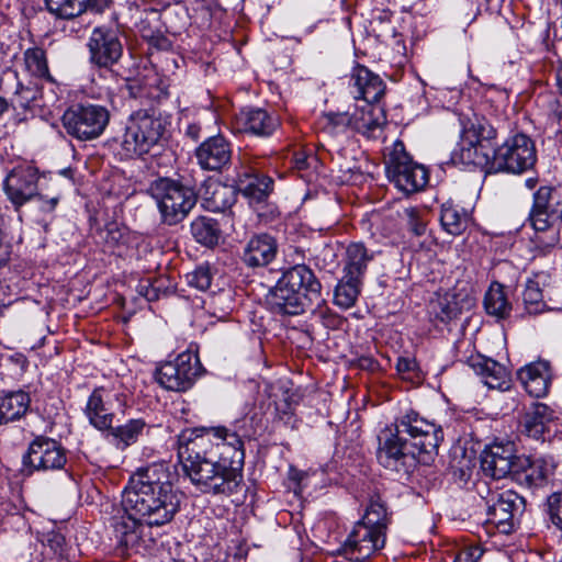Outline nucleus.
I'll use <instances>...</instances> for the list:
<instances>
[{
	"label": "nucleus",
	"mask_w": 562,
	"mask_h": 562,
	"mask_svg": "<svg viewBox=\"0 0 562 562\" xmlns=\"http://www.w3.org/2000/svg\"><path fill=\"white\" fill-rule=\"evenodd\" d=\"M443 440L441 426L411 411L378 435L376 460L384 469L411 474L418 463L417 452L435 454Z\"/></svg>",
	"instance_id": "nucleus-1"
},
{
	"label": "nucleus",
	"mask_w": 562,
	"mask_h": 562,
	"mask_svg": "<svg viewBox=\"0 0 562 562\" xmlns=\"http://www.w3.org/2000/svg\"><path fill=\"white\" fill-rule=\"evenodd\" d=\"M169 477L164 463L137 469L124 487L122 510L140 517L149 527L169 524L181 505V494Z\"/></svg>",
	"instance_id": "nucleus-2"
},
{
	"label": "nucleus",
	"mask_w": 562,
	"mask_h": 562,
	"mask_svg": "<svg viewBox=\"0 0 562 562\" xmlns=\"http://www.w3.org/2000/svg\"><path fill=\"white\" fill-rule=\"evenodd\" d=\"M324 302L322 284L306 265H296L284 271L267 295L270 310L281 315H300Z\"/></svg>",
	"instance_id": "nucleus-3"
},
{
	"label": "nucleus",
	"mask_w": 562,
	"mask_h": 562,
	"mask_svg": "<svg viewBox=\"0 0 562 562\" xmlns=\"http://www.w3.org/2000/svg\"><path fill=\"white\" fill-rule=\"evenodd\" d=\"M223 454L215 460L182 461L184 473L200 492L229 496L239 490L245 452L226 447Z\"/></svg>",
	"instance_id": "nucleus-4"
},
{
	"label": "nucleus",
	"mask_w": 562,
	"mask_h": 562,
	"mask_svg": "<svg viewBox=\"0 0 562 562\" xmlns=\"http://www.w3.org/2000/svg\"><path fill=\"white\" fill-rule=\"evenodd\" d=\"M167 120L155 109H142L133 112L121 135L113 138L114 148L121 159L147 154L164 136Z\"/></svg>",
	"instance_id": "nucleus-5"
},
{
	"label": "nucleus",
	"mask_w": 562,
	"mask_h": 562,
	"mask_svg": "<svg viewBox=\"0 0 562 562\" xmlns=\"http://www.w3.org/2000/svg\"><path fill=\"white\" fill-rule=\"evenodd\" d=\"M178 442L181 461L223 458L226 447L245 452L240 436L224 426L186 429L180 434Z\"/></svg>",
	"instance_id": "nucleus-6"
},
{
	"label": "nucleus",
	"mask_w": 562,
	"mask_h": 562,
	"mask_svg": "<svg viewBox=\"0 0 562 562\" xmlns=\"http://www.w3.org/2000/svg\"><path fill=\"white\" fill-rule=\"evenodd\" d=\"M148 192L157 204L161 222L170 226L182 222L196 203L193 189L171 178L153 181Z\"/></svg>",
	"instance_id": "nucleus-7"
},
{
	"label": "nucleus",
	"mask_w": 562,
	"mask_h": 562,
	"mask_svg": "<svg viewBox=\"0 0 562 562\" xmlns=\"http://www.w3.org/2000/svg\"><path fill=\"white\" fill-rule=\"evenodd\" d=\"M477 491L485 502L486 526L504 535L512 533L525 512V498L513 490H493L487 484L479 485Z\"/></svg>",
	"instance_id": "nucleus-8"
},
{
	"label": "nucleus",
	"mask_w": 562,
	"mask_h": 562,
	"mask_svg": "<svg viewBox=\"0 0 562 562\" xmlns=\"http://www.w3.org/2000/svg\"><path fill=\"white\" fill-rule=\"evenodd\" d=\"M528 221L537 233H548L547 239L540 241L543 247H553L558 240L555 226L562 221V200L551 186H541L532 195V205Z\"/></svg>",
	"instance_id": "nucleus-9"
},
{
	"label": "nucleus",
	"mask_w": 562,
	"mask_h": 562,
	"mask_svg": "<svg viewBox=\"0 0 562 562\" xmlns=\"http://www.w3.org/2000/svg\"><path fill=\"white\" fill-rule=\"evenodd\" d=\"M537 161L533 139L524 133L509 135L492 156L491 168L496 172L520 175L530 170Z\"/></svg>",
	"instance_id": "nucleus-10"
},
{
	"label": "nucleus",
	"mask_w": 562,
	"mask_h": 562,
	"mask_svg": "<svg viewBox=\"0 0 562 562\" xmlns=\"http://www.w3.org/2000/svg\"><path fill=\"white\" fill-rule=\"evenodd\" d=\"M389 180L404 193H414L428 182L427 170L412 160L401 140L395 142L384 156Z\"/></svg>",
	"instance_id": "nucleus-11"
},
{
	"label": "nucleus",
	"mask_w": 562,
	"mask_h": 562,
	"mask_svg": "<svg viewBox=\"0 0 562 562\" xmlns=\"http://www.w3.org/2000/svg\"><path fill=\"white\" fill-rule=\"evenodd\" d=\"M110 111L100 104H77L63 114L66 133L78 140H93L100 137L110 123Z\"/></svg>",
	"instance_id": "nucleus-12"
},
{
	"label": "nucleus",
	"mask_w": 562,
	"mask_h": 562,
	"mask_svg": "<svg viewBox=\"0 0 562 562\" xmlns=\"http://www.w3.org/2000/svg\"><path fill=\"white\" fill-rule=\"evenodd\" d=\"M68 462V451L58 440L37 435L29 443L22 456V472L32 475L35 472L48 473L64 470Z\"/></svg>",
	"instance_id": "nucleus-13"
},
{
	"label": "nucleus",
	"mask_w": 562,
	"mask_h": 562,
	"mask_svg": "<svg viewBox=\"0 0 562 562\" xmlns=\"http://www.w3.org/2000/svg\"><path fill=\"white\" fill-rule=\"evenodd\" d=\"M201 363L196 355L182 352L172 361L162 363L156 370V381L164 389L173 392L189 390L199 376Z\"/></svg>",
	"instance_id": "nucleus-14"
},
{
	"label": "nucleus",
	"mask_w": 562,
	"mask_h": 562,
	"mask_svg": "<svg viewBox=\"0 0 562 562\" xmlns=\"http://www.w3.org/2000/svg\"><path fill=\"white\" fill-rule=\"evenodd\" d=\"M88 48L90 63L103 69H111L123 55V44L117 31L108 26L92 30Z\"/></svg>",
	"instance_id": "nucleus-15"
},
{
	"label": "nucleus",
	"mask_w": 562,
	"mask_h": 562,
	"mask_svg": "<svg viewBox=\"0 0 562 562\" xmlns=\"http://www.w3.org/2000/svg\"><path fill=\"white\" fill-rule=\"evenodd\" d=\"M385 539V532L357 522L342 544L341 551L348 560L362 562L383 549Z\"/></svg>",
	"instance_id": "nucleus-16"
},
{
	"label": "nucleus",
	"mask_w": 562,
	"mask_h": 562,
	"mask_svg": "<svg viewBox=\"0 0 562 562\" xmlns=\"http://www.w3.org/2000/svg\"><path fill=\"white\" fill-rule=\"evenodd\" d=\"M518 458L513 442H494L482 452L481 469L494 480L505 479L513 475Z\"/></svg>",
	"instance_id": "nucleus-17"
},
{
	"label": "nucleus",
	"mask_w": 562,
	"mask_h": 562,
	"mask_svg": "<svg viewBox=\"0 0 562 562\" xmlns=\"http://www.w3.org/2000/svg\"><path fill=\"white\" fill-rule=\"evenodd\" d=\"M279 127V120L260 108H246L237 113L232 122V128L237 134H248L256 137H269Z\"/></svg>",
	"instance_id": "nucleus-18"
},
{
	"label": "nucleus",
	"mask_w": 562,
	"mask_h": 562,
	"mask_svg": "<svg viewBox=\"0 0 562 562\" xmlns=\"http://www.w3.org/2000/svg\"><path fill=\"white\" fill-rule=\"evenodd\" d=\"M37 173L31 167L14 168L4 179L3 189L15 209L35 198L37 187Z\"/></svg>",
	"instance_id": "nucleus-19"
},
{
	"label": "nucleus",
	"mask_w": 562,
	"mask_h": 562,
	"mask_svg": "<svg viewBox=\"0 0 562 562\" xmlns=\"http://www.w3.org/2000/svg\"><path fill=\"white\" fill-rule=\"evenodd\" d=\"M195 158L204 170L222 171L232 161V144L222 135L206 138L195 148Z\"/></svg>",
	"instance_id": "nucleus-20"
},
{
	"label": "nucleus",
	"mask_w": 562,
	"mask_h": 562,
	"mask_svg": "<svg viewBox=\"0 0 562 562\" xmlns=\"http://www.w3.org/2000/svg\"><path fill=\"white\" fill-rule=\"evenodd\" d=\"M349 90L356 100L379 102L385 92V83L379 75L357 65L350 75Z\"/></svg>",
	"instance_id": "nucleus-21"
},
{
	"label": "nucleus",
	"mask_w": 562,
	"mask_h": 562,
	"mask_svg": "<svg viewBox=\"0 0 562 562\" xmlns=\"http://www.w3.org/2000/svg\"><path fill=\"white\" fill-rule=\"evenodd\" d=\"M555 419L554 411L544 403L535 402L527 408L521 419L522 432L536 440H546L550 426Z\"/></svg>",
	"instance_id": "nucleus-22"
},
{
	"label": "nucleus",
	"mask_w": 562,
	"mask_h": 562,
	"mask_svg": "<svg viewBox=\"0 0 562 562\" xmlns=\"http://www.w3.org/2000/svg\"><path fill=\"white\" fill-rule=\"evenodd\" d=\"M276 239L268 234L251 237L244 248L243 262L251 268L266 267L277 255Z\"/></svg>",
	"instance_id": "nucleus-23"
},
{
	"label": "nucleus",
	"mask_w": 562,
	"mask_h": 562,
	"mask_svg": "<svg viewBox=\"0 0 562 562\" xmlns=\"http://www.w3.org/2000/svg\"><path fill=\"white\" fill-rule=\"evenodd\" d=\"M376 102H364L351 113V130L367 136L375 137L386 122L384 110Z\"/></svg>",
	"instance_id": "nucleus-24"
},
{
	"label": "nucleus",
	"mask_w": 562,
	"mask_h": 562,
	"mask_svg": "<svg viewBox=\"0 0 562 562\" xmlns=\"http://www.w3.org/2000/svg\"><path fill=\"white\" fill-rule=\"evenodd\" d=\"M518 380L530 396H546L550 385L549 364L544 361H537L525 366L517 372Z\"/></svg>",
	"instance_id": "nucleus-25"
},
{
	"label": "nucleus",
	"mask_w": 562,
	"mask_h": 562,
	"mask_svg": "<svg viewBox=\"0 0 562 562\" xmlns=\"http://www.w3.org/2000/svg\"><path fill=\"white\" fill-rule=\"evenodd\" d=\"M111 0H45L49 13L59 19H75L88 10L103 12Z\"/></svg>",
	"instance_id": "nucleus-26"
},
{
	"label": "nucleus",
	"mask_w": 562,
	"mask_h": 562,
	"mask_svg": "<svg viewBox=\"0 0 562 562\" xmlns=\"http://www.w3.org/2000/svg\"><path fill=\"white\" fill-rule=\"evenodd\" d=\"M547 475L548 467L544 460L521 456L516 460L512 477L520 485L532 487L542 485Z\"/></svg>",
	"instance_id": "nucleus-27"
},
{
	"label": "nucleus",
	"mask_w": 562,
	"mask_h": 562,
	"mask_svg": "<svg viewBox=\"0 0 562 562\" xmlns=\"http://www.w3.org/2000/svg\"><path fill=\"white\" fill-rule=\"evenodd\" d=\"M375 252L370 250L361 241H355L347 246L344 257L342 273L363 281L369 265L373 261Z\"/></svg>",
	"instance_id": "nucleus-28"
},
{
	"label": "nucleus",
	"mask_w": 562,
	"mask_h": 562,
	"mask_svg": "<svg viewBox=\"0 0 562 562\" xmlns=\"http://www.w3.org/2000/svg\"><path fill=\"white\" fill-rule=\"evenodd\" d=\"M31 397L22 390L0 392V425L21 419L29 411Z\"/></svg>",
	"instance_id": "nucleus-29"
},
{
	"label": "nucleus",
	"mask_w": 562,
	"mask_h": 562,
	"mask_svg": "<svg viewBox=\"0 0 562 562\" xmlns=\"http://www.w3.org/2000/svg\"><path fill=\"white\" fill-rule=\"evenodd\" d=\"M113 529L119 543L126 548H136L140 542L142 527L145 522L140 517H136L131 513H125L113 517Z\"/></svg>",
	"instance_id": "nucleus-30"
},
{
	"label": "nucleus",
	"mask_w": 562,
	"mask_h": 562,
	"mask_svg": "<svg viewBox=\"0 0 562 562\" xmlns=\"http://www.w3.org/2000/svg\"><path fill=\"white\" fill-rule=\"evenodd\" d=\"M55 102V94H52L45 99L41 89L35 83H30L27 86L19 83L11 99V104L14 109L31 111L47 109Z\"/></svg>",
	"instance_id": "nucleus-31"
},
{
	"label": "nucleus",
	"mask_w": 562,
	"mask_h": 562,
	"mask_svg": "<svg viewBox=\"0 0 562 562\" xmlns=\"http://www.w3.org/2000/svg\"><path fill=\"white\" fill-rule=\"evenodd\" d=\"M109 392L104 387L95 389L88 398L86 415L97 429L108 430L113 423V413L106 407Z\"/></svg>",
	"instance_id": "nucleus-32"
},
{
	"label": "nucleus",
	"mask_w": 562,
	"mask_h": 562,
	"mask_svg": "<svg viewBox=\"0 0 562 562\" xmlns=\"http://www.w3.org/2000/svg\"><path fill=\"white\" fill-rule=\"evenodd\" d=\"M236 181L239 190L256 202H262L272 191L273 186L270 177L247 170L237 172Z\"/></svg>",
	"instance_id": "nucleus-33"
},
{
	"label": "nucleus",
	"mask_w": 562,
	"mask_h": 562,
	"mask_svg": "<svg viewBox=\"0 0 562 562\" xmlns=\"http://www.w3.org/2000/svg\"><path fill=\"white\" fill-rule=\"evenodd\" d=\"M473 133H463L459 143V148L453 151V159L464 165L486 166L492 159L484 150L482 143L473 138Z\"/></svg>",
	"instance_id": "nucleus-34"
},
{
	"label": "nucleus",
	"mask_w": 562,
	"mask_h": 562,
	"mask_svg": "<svg viewBox=\"0 0 562 562\" xmlns=\"http://www.w3.org/2000/svg\"><path fill=\"white\" fill-rule=\"evenodd\" d=\"M463 299L459 294L446 292L443 294L437 293L429 305V313L437 319L447 323L461 314L464 304Z\"/></svg>",
	"instance_id": "nucleus-35"
},
{
	"label": "nucleus",
	"mask_w": 562,
	"mask_h": 562,
	"mask_svg": "<svg viewBox=\"0 0 562 562\" xmlns=\"http://www.w3.org/2000/svg\"><path fill=\"white\" fill-rule=\"evenodd\" d=\"M193 238L205 247H214L221 238V228L216 220L199 216L191 223Z\"/></svg>",
	"instance_id": "nucleus-36"
},
{
	"label": "nucleus",
	"mask_w": 562,
	"mask_h": 562,
	"mask_svg": "<svg viewBox=\"0 0 562 562\" xmlns=\"http://www.w3.org/2000/svg\"><path fill=\"white\" fill-rule=\"evenodd\" d=\"M469 214L462 207L446 202L441 206L440 222L445 231L451 235H460L468 225Z\"/></svg>",
	"instance_id": "nucleus-37"
},
{
	"label": "nucleus",
	"mask_w": 562,
	"mask_h": 562,
	"mask_svg": "<svg viewBox=\"0 0 562 562\" xmlns=\"http://www.w3.org/2000/svg\"><path fill=\"white\" fill-rule=\"evenodd\" d=\"M23 61L25 70L33 77L46 79L53 82L54 79L49 74L46 52L38 46L29 47L23 53Z\"/></svg>",
	"instance_id": "nucleus-38"
},
{
	"label": "nucleus",
	"mask_w": 562,
	"mask_h": 562,
	"mask_svg": "<svg viewBox=\"0 0 562 562\" xmlns=\"http://www.w3.org/2000/svg\"><path fill=\"white\" fill-rule=\"evenodd\" d=\"M362 284V280L342 273L335 289V303L344 308L353 306L360 294Z\"/></svg>",
	"instance_id": "nucleus-39"
},
{
	"label": "nucleus",
	"mask_w": 562,
	"mask_h": 562,
	"mask_svg": "<svg viewBox=\"0 0 562 562\" xmlns=\"http://www.w3.org/2000/svg\"><path fill=\"white\" fill-rule=\"evenodd\" d=\"M146 423L142 418L131 419L126 424L110 428V435L113 437L114 443L119 449H125L134 445L142 435Z\"/></svg>",
	"instance_id": "nucleus-40"
},
{
	"label": "nucleus",
	"mask_w": 562,
	"mask_h": 562,
	"mask_svg": "<svg viewBox=\"0 0 562 562\" xmlns=\"http://www.w3.org/2000/svg\"><path fill=\"white\" fill-rule=\"evenodd\" d=\"M484 307L487 314L504 318L509 314L510 304L507 301L504 288L493 283L484 296Z\"/></svg>",
	"instance_id": "nucleus-41"
},
{
	"label": "nucleus",
	"mask_w": 562,
	"mask_h": 562,
	"mask_svg": "<svg viewBox=\"0 0 562 562\" xmlns=\"http://www.w3.org/2000/svg\"><path fill=\"white\" fill-rule=\"evenodd\" d=\"M358 522L366 525L370 529L385 532V530H386V508L384 507V505H382L378 502H373L368 507L363 518Z\"/></svg>",
	"instance_id": "nucleus-42"
},
{
	"label": "nucleus",
	"mask_w": 562,
	"mask_h": 562,
	"mask_svg": "<svg viewBox=\"0 0 562 562\" xmlns=\"http://www.w3.org/2000/svg\"><path fill=\"white\" fill-rule=\"evenodd\" d=\"M100 237L109 248H115L126 244L128 232L116 222H110L100 231Z\"/></svg>",
	"instance_id": "nucleus-43"
},
{
	"label": "nucleus",
	"mask_w": 562,
	"mask_h": 562,
	"mask_svg": "<svg viewBox=\"0 0 562 562\" xmlns=\"http://www.w3.org/2000/svg\"><path fill=\"white\" fill-rule=\"evenodd\" d=\"M542 299V290L539 283L533 280H528L522 292V300L528 313L537 314L541 312L544 306Z\"/></svg>",
	"instance_id": "nucleus-44"
},
{
	"label": "nucleus",
	"mask_w": 562,
	"mask_h": 562,
	"mask_svg": "<svg viewBox=\"0 0 562 562\" xmlns=\"http://www.w3.org/2000/svg\"><path fill=\"white\" fill-rule=\"evenodd\" d=\"M483 383L492 390H507L510 380L506 368L501 363H492V374L485 375Z\"/></svg>",
	"instance_id": "nucleus-45"
},
{
	"label": "nucleus",
	"mask_w": 562,
	"mask_h": 562,
	"mask_svg": "<svg viewBox=\"0 0 562 562\" xmlns=\"http://www.w3.org/2000/svg\"><path fill=\"white\" fill-rule=\"evenodd\" d=\"M324 128L330 133L344 132L351 128V115L348 112H328L323 115Z\"/></svg>",
	"instance_id": "nucleus-46"
},
{
	"label": "nucleus",
	"mask_w": 562,
	"mask_h": 562,
	"mask_svg": "<svg viewBox=\"0 0 562 562\" xmlns=\"http://www.w3.org/2000/svg\"><path fill=\"white\" fill-rule=\"evenodd\" d=\"M186 279L190 286L206 291L212 283L211 269L207 266H199L192 272L187 273Z\"/></svg>",
	"instance_id": "nucleus-47"
},
{
	"label": "nucleus",
	"mask_w": 562,
	"mask_h": 562,
	"mask_svg": "<svg viewBox=\"0 0 562 562\" xmlns=\"http://www.w3.org/2000/svg\"><path fill=\"white\" fill-rule=\"evenodd\" d=\"M425 215L426 212L417 207H407L404 210V216L407 221L408 228L416 236H422L426 232L427 221Z\"/></svg>",
	"instance_id": "nucleus-48"
},
{
	"label": "nucleus",
	"mask_w": 562,
	"mask_h": 562,
	"mask_svg": "<svg viewBox=\"0 0 562 562\" xmlns=\"http://www.w3.org/2000/svg\"><path fill=\"white\" fill-rule=\"evenodd\" d=\"M234 201V194L225 186L216 184L211 198V204L213 211H224L231 206Z\"/></svg>",
	"instance_id": "nucleus-49"
},
{
	"label": "nucleus",
	"mask_w": 562,
	"mask_h": 562,
	"mask_svg": "<svg viewBox=\"0 0 562 562\" xmlns=\"http://www.w3.org/2000/svg\"><path fill=\"white\" fill-rule=\"evenodd\" d=\"M42 542L45 547L49 548L55 557L64 558L66 551V539L60 532L50 530L44 533Z\"/></svg>",
	"instance_id": "nucleus-50"
},
{
	"label": "nucleus",
	"mask_w": 562,
	"mask_h": 562,
	"mask_svg": "<svg viewBox=\"0 0 562 562\" xmlns=\"http://www.w3.org/2000/svg\"><path fill=\"white\" fill-rule=\"evenodd\" d=\"M468 364L473 371L481 378V381H485V375L492 374V363H498L497 361L487 358L483 355H472L468 358Z\"/></svg>",
	"instance_id": "nucleus-51"
},
{
	"label": "nucleus",
	"mask_w": 562,
	"mask_h": 562,
	"mask_svg": "<svg viewBox=\"0 0 562 562\" xmlns=\"http://www.w3.org/2000/svg\"><path fill=\"white\" fill-rule=\"evenodd\" d=\"M548 510L551 522L562 531V488L548 497Z\"/></svg>",
	"instance_id": "nucleus-52"
},
{
	"label": "nucleus",
	"mask_w": 562,
	"mask_h": 562,
	"mask_svg": "<svg viewBox=\"0 0 562 562\" xmlns=\"http://www.w3.org/2000/svg\"><path fill=\"white\" fill-rule=\"evenodd\" d=\"M463 133H473V138L482 144L484 140L490 142L497 137L496 128L488 122L472 124L471 127L465 128Z\"/></svg>",
	"instance_id": "nucleus-53"
},
{
	"label": "nucleus",
	"mask_w": 562,
	"mask_h": 562,
	"mask_svg": "<svg viewBox=\"0 0 562 562\" xmlns=\"http://www.w3.org/2000/svg\"><path fill=\"white\" fill-rule=\"evenodd\" d=\"M35 198L37 200L40 211L44 213H52L58 205L61 194L59 191H55L52 194H44L36 191Z\"/></svg>",
	"instance_id": "nucleus-54"
},
{
	"label": "nucleus",
	"mask_w": 562,
	"mask_h": 562,
	"mask_svg": "<svg viewBox=\"0 0 562 562\" xmlns=\"http://www.w3.org/2000/svg\"><path fill=\"white\" fill-rule=\"evenodd\" d=\"M484 550L480 546H468L459 551L453 562H479Z\"/></svg>",
	"instance_id": "nucleus-55"
},
{
	"label": "nucleus",
	"mask_w": 562,
	"mask_h": 562,
	"mask_svg": "<svg viewBox=\"0 0 562 562\" xmlns=\"http://www.w3.org/2000/svg\"><path fill=\"white\" fill-rule=\"evenodd\" d=\"M316 161L317 159L313 155L307 156L305 154H295L293 164L297 170H305Z\"/></svg>",
	"instance_id": "nucleus-56"
},
{
	"label": "nucleus",
	"mask_w": 562,
	"mask_h": 562,
	"mask_svg": "<svg viewBox=\"0 0 562 562\" xmlns=\"http://www.w3.org/2000/svg\"><path fill=\"white\" fill-rule=\"evenodd\" d=\"M4 217L0 215V268L10 259L9 246L2 243Z\"/></svg>",
	"instance_id": "nucleus-57"
},
{
	"label": "nucleus",
	"mask_w": 562,
	"mask_h": 562,
	"mask_svg": "<svg viewBox=\"0 0 562 562\" xmlns=\"http://www.w3.org/2000/svg\"><path fill=\"white\" fill-rule=\"evenodd\" d=\"M416 366L417 363L415 359L401 357L397 359L396 370L398 373H408L413 372L416 369Z\"/></svg>",
	"instance_id": "nucleus-58"
},
{
	"label": "nucleus",
	"mask_w": 562,
	"mask_h": 562,
	"mask_svg": "<svg viewBox=\"0 0 562 562\" xmlns=\"http://www.w3.org/2000/svg\"><path fill=\"white\" fill-rule=\"evenodd\" d=\"M359 366L360 368L362 369H367V370H371L373 371L376 367H378V363L376 361L371 358V357H361L359 359Z\"/></svg>",
	"instance_id": "nucleus-59"
},
{
	"label": "nucleus",
	"mask_w": 562,
	"mask_h": 562,
	"mask_svg": "<svg viewBox=\"0 0 562 562\" xmlns=\"http://www.w3.org/2000/svg\"><path fill=\"white\" fill-rule=\"evenodd\" d=\"M381 222V215L378 213H372L366 221H362L363 227L371 229L373 226H378Z\"/></svg>",
	"instance_id": "nucleus-60"
},
{
	"label": "nucleus",
	"mask_w": 562,
	"mask_h": 562,
	"mask_svg": "<svg viewBox=\"0 0 562 562\" xmlns=\"http://www.w3.org/2000/svg\"><path fill=\"white\" fill-rule=\"evenodd\" d=\"M199 130L200 128L196 125H190L187 130V135L191 136L193 139H198Z\"/></svg>",
	"instance_id": "nucleus-61"
},
{
	"label": "nucleus",
	"mask_w": 562,
	"mask_h": 562,
	"mask_svg": "<svg viewBox=\"0 0 562 562\" xmlns=\"http://www.w3.org/2000/svg\"><path fill=\"white\" fill-rule=\"evenodd\" d=\"M555 80L560 91L562 92V65L555 70Z\"/></svg>",
	"instance_id": "nucleus-62"
},
{
	"label": "nucleus",
	"mask_w": 562,
	"mask_h": 562,
	"mask_svg": "<svg viewBox=\"0 0 562 562\" xmlns=\"http://www.w3.org/2000/svg\"><path fill=\"white\" fill-rule=\"evenodd\" d=\"M537 182H538V180L536 178H528V179H526L525 184L528 189L532 190V189H535Z\"/></svg>",
	"instance_id": "nucleus-63"
},
{
	"label": "nucleus",
	"mask_w": 562,
	"mask_h": 562,
	"mask_svg": "<svg viewBox=\"0 0 562 562\" xmlns=\"http://www.w3.org/2000/svg\"><path fill=\"white\" fill-rule=\"evenodd\" d=\"M8 102L4 98L0 97V116L8 110Z\"/></svg>",
	"instance_id": "nucleus-64"
}]
</instances>
